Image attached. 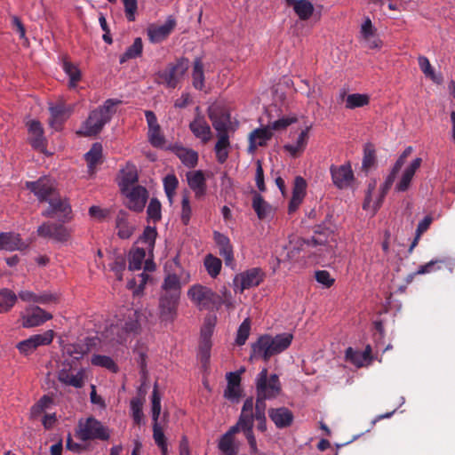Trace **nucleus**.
<instances>
[{
    "instance_id": "nucleus-1",
    "label": "nucleus",
    "mask_w": 455,
    "mask_h": 455,
    "mask_svg": "<svg viewBox=\"0 0 455 455\" xmlns=\"http://www.w3.org/2000/svg\"><path fill=\"white\" fill-rule=\"evenodd\" d=\"M335 246L334 235L331 232L315 233L310 240L297 238L290 242V249L287 252V259L289 261H296L299 259V252L312 254L320 259H325L333 253Z\"/></svg>"
},
{
    "instance_id": "nucleus-2",
    "label": "nucleus",
    "mask_w": 455,
    "mask_h": 455,
    "mask_svg": "<svg viewBox=\"0 0 455 455\" xmlns=\"http://www.w3.org/2000/svg\"><path fill=\"white\" fill-rule=\"evenodd\" d=\"M335 246L334 235L331 232L315 233L310 240L297 238L290 242V249L287 252V259L289 261H296L299 259V252L312 254L320 259H325L333 253Z\"/></svg>"
},
{
    "instance_id": "nucleus-3",
    "label": "nucleus",
    "mask_w": 455,
    "mask_h": 455,
    "mask_svg": "<svg viewBox=\"0 0 455 455\" xmlns=\"http://www.w3.org/2000/svg\"><path fill=\"white\" fill-rule=\"evenodd\" d=\"M220 292L219 294L206 285L195 283L188 288L187 296L199 310L219 309L222 305L228 310L233 309L235 302L230 291L223 288Z\"/></svg>"
},
{
    "instance_id": "nucleus-4",
    "label": "nucleus",
    "mask_w": 455,
    "mask_h": 455,
    "mask_svg": "<svg viewBox=\"0 0 455 455\" xmlns=\"http://www.w3.org/2000/svg\"><path fill=\"white\" fill-rule=\"evenodd\" d=\"M293 335L290 332H283L275 336L269 334L261 335L251 345V360L262 359L267 362L272 356L285 351L291 344Z\"/></svg>"
},
{
    "instance_id": "nucleus-5",
    "label": "nucleus",
    "mask_w": 455,
    "mask_h": 455,
    "mask_svg": "<svg viewBox=\"0 0 455 455\" xmlns=\"http://www.w3.org/2000/svg\"><path fill=\"white\" fill-rule=\"evenodd\" d=\"M128 267L132 271L140 270L143 265L144 272L138 275L140 279L139 285H136L134 279L130 280L127 283L129 289L133 290L135 294H140L143 291L149 279V275L146 272H153L156 270V264L153 261V253L150 255L146 249L134 246L128 254Z\"/></svg>"
},
{
    "instance_id": "nucleus-6",
    "label": "nucleus",
    "mask_w": 455,
    "mask_h": 455,
    "mask_svg": "<svg viewBox=\"0 0 455 455\" xmlns=\"http://www.w3.org/2000/svg\"><path fill=\"white\" fill-rule=\"evenodd\" d=\"M120 103L121 101L118 100H107L102 106L90 113L77 133L86 137L95 136L100 133L105 124L111 120L112 116L116 111V106Z\"/></svg>"
},
{
    "instance_id": "nucleus-7",
    "label": "nucleus",
    "mask_w": 455,
    "mask_h": 455,
    "mask_svg": "<svg viewBox=\"0 0 455 455\" xmlns=\"http://www.w3.org/2000/svg\"><path fill=\"white\" fill-rule=\"evenodd\" d=\"M413 151V148L409 146L407 147L403 153L399 156L397 160L395 161V164L393 165L389 174L387 176L385 181L380 187V196L373 204H371V193L375 189L376 182H372L369 184L367 195L365 197V200L363 204V208L366 211H371V212L374 214L377 210L380 207L383 198L387 195V191L390 189L392 185L395 182L396 174L400 172L403 164H405L407 158L411 156V154Z\"/></svg>"
},
{
    "instance_id": "nucleus-8",
    "label": "nucleus",
    "mask_w": 455,
    "mask_h": 455,
    "mask_svg": "<svg viewBox=\"0 0 455 455\" xmlns=\"http://www.w3.org/2000/svg\"><path fill=\"white\" fill-rule=\"evenodd\" d=\"M238 426L247 439L251 454H258L259 449L257 441L253 433V399L247 398L242 407L241 414L238 419Z\"/></svg>"
},
{
    "instance_id": "nucleus-9",
    "label": "nucleus",
    "mask_w": 455,
    "mask_h": 455,
    "mask_svg": "<svg viewBox=\"0 0 455 455\" xmlns=\"http://www.w3.org/2000/svg\"><path fill=\"white\" fill-rule=\"evenodd\" d=\"M256 395L268 397V399L276 398L282 391V385L279 377L276 374L268 376L267 368H263L255 379Z\"/></svg>"
},
{
    "instance_id": "nucleus-10",
    "label": "nucleus",
    "mask_w": 455,
    "mask_h": 455,
    "mask_svg": "<svg viewBox=\"0 0 455 455\" xmlns=\"http://www.w3.org/2000/svg\"><path fill=\"white\" fill-rule=\"evenodd\" d=\"M77 436L83 441L91 439L108 440L109 432L99 420L90 417L84 420H79Z\"/></svg>"
},
{
    "instance_id": "nucleus-11",
    "label": "nucleus",
    "mask_w": 455,
    "mask_h": 455,
    "mask_svg": "<svg viewBox=\"0 0 455 455\" xmlns=\"http://www.w3.org/2000/svg\"><path fill=\"white\" fill-rule=\"evenodd\" d=\"M25 187L39 202H47L58 192L55 180L47 176L41 177L36 181H27Z\"/></svg>"
},
{
    "instance_id": "nucleus-12",
    "label": "nucleus",
    "mask_w": 455,
    "mask_h": 455,
    "mask_svg": "<svg viewBox=\"0 0 455 455\" xmlns=\"http://www.w3.org/2000/svg\"><path fill=\"white\" fill-rule=\"evenodd\" d=\"M187 69L188 61L179 60L176 64H170L166 68L159 71L156 75V81L168 88H175Z\"/></svg>"
},
{
    "instance_id": "nucleus-13",
    "label": "nucleus",
    "mask_w": 455,
    "mask_h": 455,
    "mask_svg": "<svg viewBox=\"0 0 455 455\" xmlns=\"http://www.w3.org/2000/svg\"><path fill=\"white\" fill-rule=\"evenodd\" d=\"M47 203L48 208L42 212L46 218H57L60 220L67 221L72 218L71 205L67 198H62L59 195L51 197Z\"/></svg>"
},
{
    "instance_id": "nucleus-14",
    "label": "nucleus",
    "mask_w": 455,
    "mask_h": 455,
    "mask_svg": "<svg viewBox=\"0 0 455 455\" xmlns=\"http://www.w3.org/2000/svg\"><path fill=\"white\" fill-rule=\"evenodd\" d=\"M54 338V331L48 330L41 334H35L17 343L16 347L23 355H29L34 353L37 347L51 344Z\"/></svg>"
},
{
    "instance_id": "nucleus-15",
    "label": "nucleus",
    "mask_w": 455,
    "mask_h": 455,
    "mask_svg": "<svg viewBox=\"0 0 455 455\" xmlns=\"http://www.w3.org/2000/svg\"><path fill=\"white\" fill-rule=\"evenodd\" d=\"M357 38L362 45L369 49H380L382 46L378 29L369 17H365L361 24Z\"/></svg>"
},
{
    "instance_id": "nucleus-16",
    "label": "nucleus",
    "mask_w": 455,
    "mask_h": 455,
    "mask_svg": "<svg viewBox=\"0 0 455 455\" xmlns=\"http://www.w3.org/2000/svg\"><path fill=\"white\" fill-rule=\"evenodd\" d=\"M214 326L215 320H209L201 330L197 357L204 367H206L210 361Z\"/></svg>"
},
{
    "instance_id": "nucleus-17",
    "label": "nucleus",
    "mask_w": 455,
    "mask_h": 455,
    "mask_svg": "<svg viewBox=\"0 0 455 455\" xmlns=\"http://www.w3.org/2000/svg\"><path fill=\"white\" fill-rule=\"evenodd\" d=\"M58 380L65 386L80 388L84 384L85 370L81 368L75 371L71 363L66 360L58 371Z\"/></svg>"
},
{
    "instance_id": "nucleus-18",
    "label": "nucleus",
    "mask_w": 455,
    "mask_h": 455,
    "mask_svg": "<svg viewBox=\"0 0 455 455\" xmlns=\"http://www.w3.org/2000/svg\"><path fill=\"white\" fill-rule=\"evenodd\" d=\"M422 159L420 157L414 158L403 170L396 174L395 191L398 193L405 192L410 189L413 177L417 171L420 168Z\"/></svg>"
},
{
    "instance_id": "nucleus-19",
    "label": "nucleus",
    "mask_w": 455,
    "mask_h": 455,
    "mask_svg": "<svg viewBox=\"0 0 455 455\" xmlns=\"http://www.w3.org/2000/svg\"><path fill=\"white\" fill-rule=\"evenodd\" d=\"M123 194L126 197V204L129 209L135 212H141L148 199V191L141 186L130 188L124 185L121 188Z\"/></svg>"
},
{
    "instance_id": "nucleus-20",
    "label": "nucleus",
    "mask_w": 455,
    "mask_h": 455,
    "mask_svg": "<svg viewBox=\"0 0 455 455\" xmlns=\"http://www.w3.org/2000/svg\"><path fill=\"white\" fill-rule=\"evenodd\" d=\"M264 272L259 267H252L234 278V286L235 289L243 292L246 289L258 286L264 279Z\"/></svg>"
},
{
    "instance_id": "nucleus-21",
    "label": "nucleus",
    "mask_w": 455,
    "mask_h": 455,
    "mask_svg": "<svg viewBox=\"0 0 455 455\" xmlns=\"http://www.w3.org/2000/svg\"><path fill=\"white\" fill-rule=\"evenodd\" d=\"M52 318V314L44 311L43 308L37 306L28 307L23 312L20 313L21 325L24 328L40 326Z\"/></svg>"
},
{
    "instance_id": "nucleus-22",
    "label": "nucleus",
    "mask_w": 455,
    "mask_h": 455,
    "mask_svg": "<svg viewBox=\"0 0 455 455\" xmlns=\"http://www.w3.org/2000/svg\"><path fill=\"white\" fill-rule=\"evenodd\" d=\"M139 316L138 311L128 309L127 320H119L116 326L111 327V332L116 331L118 334L117 342H123L126 335L136 332L139 330Z\"/></svg>"
},
{
    "instance_id": "nucleus-23",
    "label": "nucleus",
    "mask_w": 455,
    "mask_h": 455,
    "mask_svg": "<svg viewBox=\"0 0 455 455\" xmlns=\"http://www.w3.org/2000/svg\"><path fill=\"white\" fill-rule=\"evenodd\" d=\"M240 431L238 421L232 426L224 435H222L218 443V448L222 455H238L240 442L235 438V434Z\"/></svg>"
},
{
    "instance_id": "nucleus-24",
    "label": "nucleus",
    "mask_w": 455,
    "mask_h": 455,
    "mask_svg": "<svg viewBox=\"0 0 455 455\" xmlns=\"http://www.w3.org/2000/svg\"><path fill=\"white\" fill-rule=\"evenodd\" d=\"M208 116L217 132H228L230 125V114L225 107L212 104L208 108Z\"/></svg>"
},
{
    "instance_id": "nucleus-25",
    "label": "nucleus",
    "mask_w": 455,
    "mask_h": 455,
    "mask_svg": "<svg viewBox=\"0 0 455 455\" xmlns=\"http://www.w3.org/2000/svg\"><path fill=\"white\" fill-rule=\"evenodd\" d=\"M196 111L197 114L189 124V129L196 139L202 143L206 144L212 140V132L204 116L200 114L198 107L196 108Z\"/></svg>"
},
{
    "instance_id": "nucleus-26",
    "label": "nucleus",
    "mask_w": 455,
    "mask_h": 455,
    "mask_svg": "<svg viewBox=\"0 0 455 455\" xmlns=\"http://www.w3.org/2000/svg\"><path fill=\"white\" fill-rule=\"evenodd\" d=\"M331 174L333 184L342 189L350 187L354 181V173L349 164L331 166Z\"/></svg>"
},
{
    "instance_id": "nucleus-27",
    "label": "nucleus",
    "mask_w": 455,
    "mask_h": 455,
    "mask_svg": "<svg viewBox=\"0 0 455 455\" xmlns=\"http://www.w3.org/2000/svg\"><path fill=\"white\" fill-rule=\"evenodd\" d=\"M312 124L307 125L302 129L297 136L283 146V149L291 156L298 157L305 151L308 140Z\"/></svg>"
},
{
    "instance_id": "nucleus-28",
    "label": "nucleus",
    "mask_w": 455,
    "mask_h": 455,
    "mask_svg": "<svg viewBox=\"0 0 455 455\" xmlns=\"http://www.w3.org/2000/svg\"><path fill=\"white\" fill-rule=\"evenodd\" d=\"M180 299L172 295L160 294L158 309L163 321H173L175 319Z\"/></svg>"
},
{
    "instance_id": "nucleus-29",
    "label": "nucleus",
    "mask_w": 455,
    "mask_h": 455,
    "mask_svg": "<svg viewBox=\"0 0 455 455\" xmlns=\"http://www.w3.org/2000/svg\"><path fill=\"white\" fill-rule=\"evenodd\" d=\"M26 125L28 132V140L32 147L43 151L45 147V138L41 123L37 120H29L26 123Z\"/></svg>"
},
{
    "instance_id": "nucleus-30",
    "label": "nucleus",
    "mask_w": 455,
    "mask_h": 455,
    "mask_svg": "<svg viewBox=\"0 0 455 455\" xmlns=\"http://www.w3.org/2000/svg\"><path fill=\"white\" fill-rule=\"evenodd\" d=\"M213 238L219 247L220 256H222L225 260L226 266L233 267L235 265L234 252L229 238L217 231L214 232Z\"/></svg>"
},
{
    "instance_id": "nucleus-31",
    "label": "nucleus",
    "mask_w": 455,
    "mask_h": 455,
    "mask_svg": "<svg viewBox=\"0 0 455 455\" xmlns=\"http://www.w3.org/2000/svg\"><path fill=\"white\" fill-rule=\"evenodd\" d=\"M175 27V21L169 19L166 22L160 26L151 25L148 28V36L150 42L154 44L164 41L172 31Z\"/></svg>"
},
{
    "instance_id": "nucleus-32",
    "label": "nucleus",
    "mask_w": 455,
    "mask_h": 455,
    "mask_svg": "<svg viewBox=\"0 0 455 455\" xmlns=\"http://www.w3.org/2000/svg\"><path fill=\"white\" fill-rule=\"evenodd\" d=\"M272 135L273 133L268 126L255 129L249 136L248 151L254 153L257 148L265 146Z\"/></svg>"
},
{
    "instance_id": "nucleus-33",
    "label": "nucleus",
    "mask_w": 455,
    "mask_h": 455,
    "mask_svg": "<svg viewBox=\"0 0 455 455\" xmlns=\"http://www.w3.org/2000/svg\"><path fill=\"white\" fill-rule=\"evenodd\" d=\"M307 182L300 177L297 176L294 180V186L292 189V196L289 204V213L294 212L306 196Z\"/></svg>"
},
{
    "instance_id": "nucleus-34",
    "label": "nucleus",
    "mask_w": 455,
    "mask_h": 455,
    "mask_svg": "<svg viewBox=\"0 0 455 455\" xmlns=\"http://www.w3.org/2000/svg\"><path fill=\"white\" fill-rule=\"evenodd\" d=\"M49 109L51 112L50 126L58 131L69 116L71 110L61 102L55 105L51 104Z\"/></svg>"
},
{
    "instance_id": "nucleus-35",
    "label": "nucleus",
    "mask_w": 455,
    "mask_h": 455,
    "mask_svg": "<svg viewBox=\"0 0 455 455\" xmlns=\"http://www.w3.org/2000/svg\"><path fill=\"white\" fill-rule=\"evenodd\" d=\"M289 6H291L295 14L301 20H309L315 12V7L309 0H285Z\"/></svg>"
},
{
    "instance_id": "nucleus-36",
    "label": "nucleus",
    "mask_w": 455,
    "mask_h": 455,
    "mask_svg": "<svg viewBox=\"0 0 455 455\" xmlns=\"http://www.w3.org/2000/svg\"><path fill=\"white\" fill-rule=\"evenodd\" d=\"M187 180L189 188L194 191L196 197L200 198L206 192V184L204 172L194 171L187 173Z\"/></svg>"
},
{
    "instance_id": "nucleus-37",
    "label": "nucleus",
    "mask_w": 455,
    "mask_h": 455,
    "mask_svg": "<svg viewBox=\"0 0 455 455\" xmlns=\"http://www.w3.org/2000/svg\"><path fill=\"white\" fill-rule=\"evenodd\" d=\"M268 415L271 420L278 428L287 427L293 421L292 412L285 407L270 409L268 411Z\"/></svg>"
},
{
    "instance_id": "nucleus-38",
    "label": "nucleus",
    "mask_w": 455,
    "mask_h": 455,
    "mask_svg": "<svg viewBox=\"0 0 455 455\" xmlns=\"http://www.w3.org/2000/svg\"><path fill=\"white\" fill-rule=\"evenodd\" d=\"M180 298L181 282L176 274H168L161 285V293Z\"/></svg>"
},
{
    "instance_id": "nucleus-39",
    "label": "nucleus",
    "mask_w": 455,
    "mask_h": 455,
    "mask_svg": "<svg viewBox=\"0 0 455 455\" xmlns=\"http://www.w3.org/2000/svg\"><path fill=\"white\" fill-rule=\"evenodd\" d=\"M217 142L214 147V152L217 161L223 164L227 161L229 155L230 141L228 132H217Z\"/></svg>"
},
{
    "instance_id": "nucleus-40",
    "label": "nucleus",
    "mask_w": 455,
    "mask_h": 455,
    "mask_svg": "<svg viewBox=\"0 0 455 455\" xmlns=\"http://www.w3.org/2000/svg\"><path fill=\"white\" fill-rule=\"evenodd\" d=\"M27 247L20 237V235L15 233H0V250L16 251L23 250Z\"/></svg>"
},
{
    "instance_id": "nucleus-41",
    "label": "nucleus",
    "mask_w": 455,
    "mask_h": 455,
    "mask_svg": "<svg viewBox=\"0 0 455 455\" xmlns=\"http://www.w3.org/2000/svg\"><path fill=\"white\" fill-rule=\"evenodd\" d=\"M173 152L187 167L193 168L197 164L198 154L194 149L182 146H174Z\"/></svg>"
},
{
    "instance_id": "nucleus-42",
    "label": "nucleus",
    "mask_w": 455,
    "mask_h": 455,
    "mask_svg": "<svg viewBox=\"0 0 455 455\" xmlns=\"http://www.w3.org/2000/svg\"><path fill=\"white\" fill-rule=\"evenodd\" d=\"M116 228L122 239H128L133 233L134 226L128 221L127 213L120 211L116 216Z\"/></svg>"
},
{
    "instance_id": "nucleus-43",
    "label": "nucleus",
    "mask_w": 455,
    "mask_h": 455,
    "mask_svg": "<svg viewBox=\"0 0 455 455\" xmlns=\"http://www.w3.org/2000/svg\"><path fill=\"white\" fill-rule=\"evenodd\" d=\"M252 207L260 220L269 217L273 212L272 206L259 194H256L253 196Z\"/></svg>"
},
{
    "instance_id": "nucleus-44",
    "label": "nucleus",
    "mask_w": 455,
    "mask_h": 455,
    "mask_svg": "<svg viewBox=\"0 0 455 455\" xmlns=\"http://www.w3.org/2000/svg\"><path fill=\"white\" fill-rule=\"evenodd\" d=\"M18 296L9 289H0V314L9 312L17 301Z\"/></svg>"
},
{
    "instance_id": "nucleus-45",
    "label": "nucleus",
    "mask_w": 455,
    "mask_h": 455,
    "mask_svg": "<svg viewBox=\"0 0 455 455\" xmlns=\"http://www.w3.org/2000/svg\"><path fill=\"white\" fill-rule=\"evenodd\" d=\"M204 266L212 278H216L221 270L222 262L216 256L209 253L204 257Z\"/></svg>"
},
{
    "instance_id": "nucleus-46",
    "label": "nucleus",
    "mask_w": 455,
    "mask_h": 455,
    "mask_svg": "<svg viewBox=\"0 0 455 455\" xmlns=\"http://www.w3.org/2000/svg\"><path fill=\"white\" fill-rule=\"evenodd\" d=\"M156 235L157 232L156 228L148 227L139 238L137 243H143L145 245L143 248L151 255L153 253Z\"/></svg>"
},
{
    "instance_id": "nucleus-47",
    "label": "nucleus",
    "mask_w": 455,
    "mask_h": 455,
    "mask_svg": "<svg viewBox=\"0 0 455 455\" xmlns=\"http://www.w3.org/2000/svg\"><path fill=\"white\" fill-rule=\"evenodd\" d=\"M90 172H93L95 166L100 163L102 157V146L100 143H94L91 149L84 155Z\"/></svg>"
},
{
    "instance_id": "nucleus-48",
    "label": "nucleus",
    "mask_w": 455,
    "mask_h": 455,
    "mask_svg": "<svg viewBox=\"0 0 455 455\" xmlns=\"http://www.w3.org/2000/svg\"><path fill=\"white\" fill-rule=\"evenodd\" d=\"M163 182L165 195L168 198L169 204L172 205L174 202V196L176 195L179 180L173 173H171L167 174L164 178Z\"/></svg>"
},
{
    "instance_id": "nucleus-49",
    "label": "nucleus",
    "mask_w": 455,
    "mask_h": 455,
    "mask_svg": "<svg viewBox=\"0 0 455 455\" xmlns=\"http://www.w3.org/2000/svg\"><path fill=\"white\" fill-rule=\"evenodd\" d=\"M62 68L66 75L69 78L68 86L70 88H76L77 85V83L81 79V71L77 68V66L74 65L73 63L64 60L62 64Z\"/></svg>"
},
{
    "instance_id": "nucleus-50",
    "label": "nucleus",
    "mask_w": 455,
    "mask_h": 455,
    "mask_svg": "<svg viewBox=\"0 0 455 455\" xmlns=\"http://www.w3.org/2000/svg\"><path fill=\"white\" fill-rule=\"evenodd\" d=\"M370 102V97L364 93H352L347 95L346 99V108L354 109L356 108H362L368 105Z\"/></svg>"
},
{
    "instance_id": "nucleus-51",
    "label": "nucleus",
    "mask_w": 455,
    "mask_h": 455,
    "mask_svg": "<svg viewBox=\"0 0 455 455\" xmlns=\"http://www.w3.org/2000/svg\"><path fill=\"white\" fill-rule=\"evenodd\" d=\"M143 44L140 37L135 38L133 44L127 48L125 52L120 57V62L124 63L127 60L134 59L141 55Z\"/></svg>"
},
{
    "instance_id": "nucleus-52",
    "label": "nucleus",
    "mask_w": 455,
    "mask_h": 455,
    "mask_svg": "<svg viewBox=\"0 0 455 455\" xmlns=\"http://www.w3.org/2000/svg\"><path fill=\"white\" fill-rule=\"evenodd\" d=\"M193 85L196 89L202 90L204 86V74L202 60L196 59L193 68Z\"/></svg>"
},
{
    "instance_id": "nucleus-53",
    "label": "nucleus",
    "mask_w": 455,
    "mask_h": 455,
    "mask_svg": "<svg viewBox=\"0 0 455 455\" xmlns=\"http://www.w3.org/2000/svg\"><path fill=\"white\" fill-rule=\"evenodd\" d=\"M91 362L94 366L106 368L112 372H116L118 371V367L114 360L108 355H93Z\"/></svg>"
},
{
    "instance_id": "nucleus-54",
    "label": "nucleus",
    "mask_w": 455,
    "mask_h": 455,
    "mask_svg": "<svg viewBox=\"0 0 455 455\" xmlns=\"http://www.w3.org/2000/svg\"><path fill=\"white\" fill-rule=\"evenodd\" d=\"M52 403V398L47 395H44L39 401L31 407L30 418L37 419L43 412H44Z\"/></svg>"
},
{
    "instance_id": "nucleus-55",
    "label": "nucleus",
    "mask_w": 455,
    "mask_h": 455,
    "mask_svg": "<svg viewBox=\"0 0 455 455\" xmlns=\"http://www.w3.org/2000/svg\"><path fill=\"white\" fill-rule=\"evenodd\" d=\"M148 138L150 144L155 148H163L165 145V139L161 132L160 126L148 129Z\"/></svg>"
},
{
    "instance_id": "nucleus-56",
    "label": "nucleus",
    "mask_w": 455,
    "mask_h": 455,
    "mask_svg": "<svg viewBox=\"0 0 455 455\" xmlns=\"http://www.w3.org/2000/svg\"><path fill=\"white\" fill-rule=\"evenodd\" d=\"M153 437H154L156 443L160 447L163 455H167V443H166L165 436H164L162 427L158 424V420L154 421Z\"/></svg>"
},
{
    "instance_id": "nucleus-57",
    "label": "nucleus",
    "mask_w": 455,
    "mask_h": 455,
    "mask_svg": "<svg viewBox=\"0 0 455 455\" xmlns=\"http://www.w3.org/2000/svg\"><path fill=\"white\" fill-rule=\"evenodd\" d=\"M251 331V322L248 318L244 319L243 322L240 324L235 338V343L238 346H243L249 335Z\"/></svg>"
},
{
    "instance_id": "nucleus-58",
    "label": "nucleus",
    "mask_w": 455,
    "mask_h": 455,
    "mask_svg": "<svg viewBox=\"0 0 455 455\" xmlns=\"http://www.w3.org/2000/svg\"><path fill=\"white\" fill-rule=\"evenodd\" d=\"M315 278L316 282L322 285L323 288L328 289L335 283V278L327 270H317L315 272Z\"/></svg>"
},
{
    "instance_id": "nucleus-59",
    "label": "nucleus",
    "mask_w": 455,
    "mask_h": 455,
    "mask_svg": "<svg viewBox=\"0 0 455 455\" xmlns=\"http://www.w3.org/2000/svg\"><path fill=\"white\" fill-rule=\"evenodd\" d=\"M419 66L423 72V74L433 80L434 82H438L437 76L435 73L434 68H432L428 59L425 56H419L418 58Z\"/></svg>"
},
{
    "instance_id": "nucleus-60",
    "label": "nucleus",
    "mask_w": 455,
    "mask_h": 455,
    "mask_svg": "<svg viewBox=\"0 0 455 455\" xmlns=\"http://www.w3.org/2000/svg\"><path fill=\"white\" fill-rule=\"evenodd\" d=\"M192 214L189 197L187 193L182 196L180 219L184 225H188Z\"/></svg>"
},
{
    "instance_id": "nucleus-61",
    "label": "nucleus",
    "mask_w": 455,
    "mask_h": 455,
    "mask_svg": "<svg viewBox=\"0 0 455 455\" xmlns=\"http://www.w3.org/2000/svg\"><path fill=\"white\" fill-rule=\"evenodd\" d=\"M297 122V117L294 116H283L279 118L278 120L271 123L267 125L270 128V131H279L283 130L289 125Z\"/></svg>"
},
{
    "instance_id": "nucleus-62",
    "label": "nucleus",
    "mask_w": 455,
    "mask_h": 455,
    "mask_svg": "<svg viewBox=\"0 0 455 455\" xmlns=\"http://www.w3.org/2000/svg\"><path fill=\"white\" fill-rule=\"evenodd\" d=\"M147 213L148 218L154 222L158 221L161 219V204L157 199L152 198L150 200Z\"/></svg>"
},
{
    "instance_id": "nucleus-63",
    "label": "nucleus",
    "mask_w": 455,
    "mask_h": 455,
    "mask_svg": "<svg viewBox=\"0 0 455 455\" xmlns=\"http://www.w3.org/2000/svg\"><path fill=\"white\" fill-rule=\"evenodd\" d=\"M346 357L357 367H362L365 364H368V363L365 361V357H363V355L360 354V351L354 350L352 347H348L346 350Z\"/></svg>"
},
{
    "instance_id": "nucleus-64",
    "label": "nucleus",
    "mask_w": 455,
    "mask_h": 455,
    "mask_svg": "<svg viewBox=\"0 0 455 455\" xmlns=\"http://www.w3.org/2000/svg\"><path fill=\"white\" fill-rule=\"evenodd\" d=\"M125 17L129 21H134L136 19V13L138 9L137 0H122Z\"/></svg>"
}]
</instances>
